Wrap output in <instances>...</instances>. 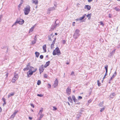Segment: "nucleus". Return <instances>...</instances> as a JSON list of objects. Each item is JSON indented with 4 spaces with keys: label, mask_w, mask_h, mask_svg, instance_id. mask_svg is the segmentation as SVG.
Segmentation results:
<instances>
[{
    "label": "nucleus",
    "mask_w": 120,
    "mask_h": 120,
    "mask_svg": "<svg viewBox=\"0 0 120 120\" xmlns=\"http://www.w3.org/2000/svg\"><path fill=\"white\" fill-rule=\"evenodd\" d=\"M25 15H28L30 11V7L29 5H27L23 10Z\"/></svg>",
    "instance_id": "obj_1"
},
{
    "label": "nucleus",
    "mask_w": 120,
    "mask_h": 120,
    "mask_svg": "<svg viewBox=\"0 0 120 120\" xmlns=\"http://www.w3.org/2000/svg\"><path fill=\"white\" fill-rule=\"evenodd\" d=\"M61 54L59 48L58 47H56L55 49L53 51V55L54 56L56 55V54L58 55H59Z\"/></svg>",
    "instance_id": "obj_2"
},
{
    "label": "nucleus",
    "mask_w": 120,
    "mask_h": 120,
    "mask_svg": "<svg viewBox=\"0 0 120 120\" xmlns=\"http://www.w3.org/2000/svg\"><path fill=\"white\" fill-rule=\"evenodd\" d=\"M58 21V20H56L55 21V22L52 25L50 29L51 30H53L59 26V25L58 23H56V22Z\"/></svg>",
    "instance_id": "obj_3"
},
{
    "label": "nucleus",
    "mask_w": 120,
    "mask_h": 120,
    "mask_svg": "<svg viewBox=\"0 0 120 120\" xmlns=\"http://www.w3.org/2000/svg\"><path fill=\"white\" fill-rule=\"evenodd\" d=\"M54 6L55 7H52L51 8H48V14H49L50 13V11H52L55 9V8H56L57 6V4L56 3H54Z\"/></svg>",
    "instance_id": "obj_4"
},
{
    "label": "nucleus",
    "mask_w": 120,
    "mask_h": 120,
    "mask_svg": "<svg viewBox=\"0 0 120 120\" xmlns=\"http://www.w3.org/2000/svg\"><path fill=\"white\" fill-rule=\"evenodd\" d=\"M80 31L79 30L76 29L75 31L74 35L73 36V38L76 39L78 38V37L79 36L80 34L79 33Z\"/></svg>",
    "instance_id": "obj_5"
},
{
    "label": "nucleus",
    "mask_w": 120,
    "mask_h": 120,
    "mask_svg": "<svg viewBox=\"0 0 120 120\" xmlns=\"http://www.w3.org/2000/svg\"><path fill=\"white\" fill-rule=\"evenodd\" d=\"M16 21L18 22V23L20 25H22L24 22V21L23 20L21 19L20 18H17Z\"/></svg>",
    "instance_id": "obj_6"
},
{
    "label": "nucleus",
    "mask_w": 120,
    "mask_h": 120,
    "mask_svg": "<svg viewBox=\"0 0 120 120\" xmlns=\"http://www.w3.org/2000/svg\"><path fill=\"white\" fill-rule=\"evenodd\" d=\"M37 68L35 69V70L32 71H31V72H29V73L28 72L27 73V77H29L33 74V73L35 72L37 70Z\"/></svg>",
    "instance_id": "obj_7"
},
{
    "label": "nucleus",
    "mask_w": 120,
    "mask_h": 120,
    "mask_svg": "<svg viewBox=\"0 0 120 120\" xmlns=\"http://www.w3.org/2000/svg\"><path fill=\"white\" fill-rule=\"evenodd\" d=\"M44 69V65H42L40 67L39 69L40 74H41V73L43 71Z\"/></svg>",
    "instance_id": "obj_8"
},
{
    "label": "nucleus",
    "mask_w": 120,
    "mask_h": 120,
    "mask_svg": "<svg viewBox=\"0 0 120 120\" xmlns=\"http://www.w3.org/2000/svg\"><path fill=\"white\" fill-rule=\"evenodd\" d=\"M58 81L57 79H56L54 82V83L53 85V86L54 88L56 87L58 85Z\"/></svg>",
    "instance_id": "obj_9"
},
{
    "label": "nucleus",
    "mask_w": 120,
    "mask_h": 120,
    "mask_svg": "<svg viewBox=\"0 0 120 120\" xmlns=\"http://www.w3.org/2000/svg\"><path fill=\"white\" fill-rule=\"evenodd\" d=\"M66 91L67 95H69L70 94L71 92V90L68 87V88L66 89Z\"/></svg>",
    "instance_id": "obj_10"
},
{
    "label": "nucleus",
    "mask_w": 120,
    "mask_h": 120,
    "mask_svg": "<svg viewBox=\"0 0 120 120\" xmlns=\"http://www.w3.org/2000/svg\"><path fill=\"white\" fill-rule=\"evenodd\" d=\"M84 8L85 9L89 10L90 9L91 7L90 6L88 5H86L84 7Z\"/></svg>",
    "instance_id": "obj_11"
},
{
    "label": "nucleus",
    "mask_w": 120,
    "mask_h": 120,
    "mask_svg": "<svg viewBox=\"0 0 120 120\" xmlns=\"http://www.w3.org/2000/svg\"><path fill=\"white\" fill-rule=\"evenodd\" d=\"M105 69L106 70V72L105 74V75H107L108 73V66L107 65L106 66H105Z\"/></svg>",
    "instance_id": "obj_12"
},
{
    "label": "nucleus",
    "mask_w": 120,
    "mask_h": 120,
    "mask_svg": "<svg viewBox=\"0 0 120 120\" xmlns=\"http://www.w3.org/2000/svg\"><path fill=\"white\" fill-rule=\"evenodd\" d=\"M72 98L73 99V100L74 102H78L77 100L75 98V96H74V95H72Z\"/></svg>",
    "instance_id": "obj_13"
},
{
    "label": "nucleus",
    "mask_w": 120,
    "mask_h": 120,
    "mask_svg": "<svg viewBox=\"0 0 120 120\" xmlns=\"http://www.w3.org/2000/svg\"><path fill=\"white\" fill-rule=\"evenodd\" d=\"M43 49L44 51V52H46V45H44L43 46Z\"/></svg>",
    "instance_id": "obj_14"
},
{
    "label": "nucleus",
    "mask_w": 120,
    "mask_h": 120,
    "mask_svg": "<svg viewBox=\"0 0 120 120\" xmlns=\"http://www.w3.org/2000/svg\"><path fill=\"white\" fill-rule=\"evenodd\" d=\"M50 63V62L49 61H48V62L46 63V64L44 65L45 68H46L48 66L49 64Z\"/></svg>",
    "instance_id": "obj_15"
},
{
    "label": "nucleus",
    "mask_w": 120,
    "mask_h": 120,
    "mask_svg": "<svg viewBox=\"0 0 120 120\" xmlns=\"http://www.w3.org/2000/svg\"><path fill=\"white\" fill-rule=\"evenodd\" d=\"M33 3H34L36 4H38V1L37 0H32Z\"/></svg>",
    "instance_id": "obj_16"
},
{
    "label": "nucleus",
    "mask_w": 120,
    "mask_h": 120,
    "mask_svg": "<svg viewBox=\"0 0 120 120\" xmlns=\"http://www.w3.org/2000/svg\"><path fill=\"white\" fill-rule=\"evenodd\" d=\"M35 54L37 58L40 55V53L37 52H35Z\"/></svg>",
    "instance_id": "obj_17"
},
{
    "label": "nucleus",
    "mask_w": 120,
    "mask_h": 120,
    "mask_svg": "<svg viewBox=\"0 0 120 120\" xmlns=\"http://www.w3.org/2000/svg\"><path fill=\"white\" fill-rule=\"evenodd\" d=\"M15 94V93H10L9 95H8V98H9L11 96H13Z\"/></svg>",
    "instance_id": "obj_18"
},
{
    "label": "nucleus",
    "mask_w": 120,
    "mask_h": 120,
    "mask_svg": "<svg viewBox=\"0 0 120 120\" xmlns=\"http://www.w3.org/2000/svg\"><path fill=\"white\" fill-rule=\"evenodd\" d=\"M116 71L112 75V76L111 78H112L113 79L114 78L116 75Z\"/></svg>",
    "instance_id": "obj_19"
},
{
    "label": "nucleus",
    "mask_w": 120,
    "mask_h": 120,
    "mask_svg": "<svg viewBox=\"0 0 120 120\" xmlns=\"http://www.w3.org/2000/svg\"><path fill=\"white\" fill-rule=\"evenodd\" d=\"M68 100L70 102L72 103V100L71 97L69 96L68 98Z\"/></svg>",
    "instance_id": "obj_20"
},
{
    "label": "nucleus",
    "mask_w": 120,
    "mask_h": 120,
    "mask_svg": "<svg viewBox=\"0 0 120 120\" xmlns=\"http://www.w3.org/2000/svg\"><path fill=\"white\" fill-rule=\"evenodd\" d=\"M115 49H114L113 50L112 52L110 53V55L111 56H112V55L114 54L115 52Z\"/></svg>",
    "instance_id": "obj_21"
},
{
    "label": "nucleus",
    "mask_w": 120,
    "mask_h": 120,
    "mask_svg": "<svg viewBox=\"0 0 120 120\" xmlns=\"http://www.w3.org/2000/svg\"><path fill=\"white\" fill-rule=\"evenodd\" d=\"M14 77L18 79V74H17L15 73L14 75Z\"/></svg>",
    "instance_id": "obj_22"
},
{
    "label": "nucleus",
    "mask_w": 120,
    "mask_h": 120,
    "mask_svg": "<svg viewBox=\"0 0 120 120\" xmlns=\"http://www.w3.org/2000/svg\"><path fill=\"white\" fill-rule=\"evenodd\" d=\"M117 11H120V9L117 7H116L114 8Z\"/></svg>",
    "instance_id": "obj_23"
},
{
    "label": "nucleus",
    "mask_w": 120,
    "mask_h": 120,
    "mask_svg": "<svg viewBox=\"0 0 120 120\" xmlns=\"http://www.w3.org/2000/svg\"><path fill=\"white\" fill-rule=\"evenodd\" d=\"M103 101H102L99 104V106L100 107H102L103 105Z\"/></svg>",
    "instance_id": "obj_24"
},
{
    "label": "nucleus",
    "mask_w": 120,
    "mask_h": 120,
    "mask_svg": "<svg viewBox=\"0 0 120 120\" xmlns=\"http://www.w3.org/2000/svg\"><path fill=\"white\" fill-rule=\"evenodd\" d=\"M30 69V68L29 67H26V68H24L23 69V70L24 71H26Z\"/></svg>",
    "instance_id": "obj_25"
},
{
    "label": "nucleus",
    "mask_w": 120,
    "mask_h": 120,
    "mask_svg": "<svg viewBox=\"0 0 120 120\" xmlns=\"http://www.w3.org/2000/svg\"><path fill=\"white\" fill-rule=\"evenodd\" d=\"M30 69L29 70L28 72H30V71H32V70H33L34 69V68L33 67H30Z\"/></svg>",
    "instance_id": "obj_26"
},
{
    "label": "nucleus",
    "mask_w": 120,
    "mask_h": 120,
    "mask_svg": "<svg viewBox=\"0 0 120 120\" xmlns=\"http://www.w3.org/2000/svg\"><path fill=\"white\" fill-rule=\"evenodd\" d=\"M40 115V116L39 117V118L40 119H41L44 116V115L42 114H39Z\"/></svg>",
    "instance_id": "obj_27"
},
{
    "label": "nucleus",
    "mask_w": 120,
    "mask_h": 120,
    "mask_svg": "<svg viewBox=\"0 0 120 120\" xmlns=\"http://www.w3.org/2000/svg\"><path fill=\"white\" fill-rule=\"evenodd\" d=\"M36 42V40H34V41H32V43L31 44H35Z\"/></svg>",
    "instance_id": "obj_28"
},
{
    "label": "nucleus",
    "mask_w": 120,
    "mask_h": 120,
    "mask_svg": "<svg viewBox=\"0 0 120 120\" xmlns=\"http://www.w3.org/2000/svg\"><path fill=\"white\" fill-rule=\"evenodd\" d=\"M97 83L98 85L99 86H101V83L100 82L99 80H98Z\"/></svg>",
    "instance_id": "obj_29"
},
{
    "label": "nucleus",
    "mask_w": 120,
    "mask_h": 120,
    "mask_svg": "<svg viewBox=\"0 0 120 120\" xmlns=\"http://www.w3.org/2000/svg\"><path fill=\"white\" fill-rule=\"evenodd\" d=\"M41 81L40 80H38L37 82V84L39 85L41 83Z\"/></svg>",
    "instance_id": "obj_30"
},
{
    "label": "nucleus",
    "mask_w": 120,
    "mask_h": 120,
    "mask_svg": "<svg viewBox=\"0 0 120 120\" xmlns=\"http://www.w3.org/2000/svg\"><path fill=\"white\" fill-rule=\"evenodd\" d=\"M4 47L5 48V49H6L7 50H6V53H7L8 52V47Z\"/></svg>",
    "instance_id": "obj_31"
},
{
    "label": "nucleus",
    "mask_w": 120,
    "mask_h": 120,
    "mask_svg": "<svg viewBox=\"0 0 120 120\" xmlns=\"http://www.w3.org/2000/svg\"><path fill=\"white\" fill-rule=\"evenodd\" d=\"M53 108V111H56L57 110V108L56 107H54V106H53L52 107Z\"/></svg>",
    "instance_id": "obj_32"
},
{
    "label": "nucleus",
    "mask_w": 120,
    "mask_h": 120,
    "mask_svg": "<svg viewBox=\"0 0 120 120\" xmlns=\"http://www.w3.org/2000/svg\"><path fill=\"white\" fill-rule=\"evenodd\" d=\"M50 36L49 35L48 37V39L50 41H52V39L51 38Z\"/></svg>",
    "instance_id": "obj_33"
},
{
    "label": "nucleus",
    "mask_w": 120,
    "mask_h": 120,
    "mask_svg": "<svg viewBox=\"0 0 120 120\" xmlns=\"http://www.w3.org/2000/svg\"><path fill=\"white\" fill-rule=\"evenodd\" d=\"M91 14H88V15H86V17H90V16H91Z\"/></svg>",
    "instance_id": "obj_34"
},
{
    "label": "nucleus",
    "mask_w": 120,
    "mask_h": 120,
    "mask_svg": "<svg viewBox=\"0 0 120 120\" xmlns=\"http://www.w3.org/2000/svg\"><path fill=\"white\" fill-rule=\"evenodd\" d=\"M37 96L40 97H42L43 96V95L42 94H38Z\"/></svg>",
    "instance_id": "obj_35"
},
{
    "label": "nucleus",
    "mask_w": 120,
    "mask_h": 120,
    "mask_svg": "<svg viewBox=\"0 0 120 120\" xmlns=\"http://www.w3.org/2000/svg\"><path fill=\"white\" fill-rule=\"evenodd\" d=\"M18 112V111H16L15 112H14L13 114L15 116L17 112Z\"/></svg>",
    "instance_id": "obj_36"
},
{
    "label": "nucleus",
    "mask_w": 120,
    "mask_h": 120,
    "mask_svg": "<svg viewBox=\"0 0 120 120\" xmlns=\"http://www.w3.org/2000/svg\"><path fill=\"white\" fill-rule=\"evenodd\" d=\"M43 111V110L42 109L40 110L39 111V112L38 113V114H41Z\"/></svg>",
    "instance_id": "obj_37"
},
{
    "label": "nucleus",
    "mask_w": 120,
    "mask_h": 120,
    "mask_svg": "<svg viewBox=\"0 0 120 120\" xmlns=\"http://www.w3.org/2000/svg\"><path fill=\"white\" fill-rule=\"evenodd\" d=\"M80 116V115H78L77 116H76V118L77 119H79Z\"/></svg>",
    "instance_id": "obj_38"
},
{
    "label": "nucleus",
    "mask_w": 120,
    "mask_h": 120,
    "mask_svg": "<svg viewBox=\"0 0 120 120\" xmlns=\"http://www.w3.org/2000/svg\"><path fill=\"white\" fill-rule=\"evenodd\" d=\"M112 78H111L109 82V83H111V81L112 80Z\"/></svg>",
    "instance_id": "obj_39"
},
{
    "label": "nucleus",
    "mask_w": 120,
    "mask_h": 120,
    "mask_svg": "<svg viewBox=\"0 0 120 120\" xmlns=\"http://www.w3.org/2000/svg\"><path fill=\"white\" fill-rule=\"evenodd\" d=\"M40 58L41 59H42L43 58V55H41L40 56Z\"/></svg>",
    "instance_id": "obj_40"
},
{
    "label": "nucleus",
    "mask_w": 120,
    "mask_h": 120,
    "mask_svg": "<svg viewBox=\"0 0 120 120\" xmlns=\"http://www.w3.org/2000/svg\"><path fill=\"white\" fill-rule=\"evenodd\" d=\"M82 97L81 96H79L78 98V99L79 100L81 99H82Z\"/></svg>",
    "instance_id": "obj_41"
},
{
    "label": "nucleus",
    "mask_w": 120,
    "mask_h": 120,
    "mask_svg": "<svg viewBox=\"0 0 120 120\" xmlns=\"http://www.w3.org/2000/svg\"><path fill=\"white\" fill-rule=\"evenodd\" d=\"M15 116L13 114H12L11 116V117L12 118H14L15 117Z\"/></svg>",
    "instance_id": "obj_42"
},
{
    "label": "nucleus",
    "mask_w": 120,
    "mask_h": 120,
    "mask_svg": "<svg viewBox=\"0 0 120 120\" xmlns=\"http://www.w3.org/2000/svg\"><path fill=\"white\" fill-rule=\"evenodd\" d=\"M104 109V108H102L100 110V111L101 112H102V111H103Z\"/></svg>",
    "instance_id": "obj_43"
},
{
    "label": "nucleus",
    "mask_w": 120,
    "mask_h": 120,
    "mask_svg": "<svg viewBox=\"0 0 120 120\" xmlns=\"http://www.w3.org/2000/svg\"><path fill=\"white\" fill-rule=\"evenodd\" d=\"M17 23H18V22H15V23H14V24H13V25L12 26H13L14 25H16V24Z\"/></svg>",
    "instance_id": "obj_44"
},
{
    "label": "nucleus",
    "mask_w": 120,
    "mask_h": 120,
    "mask_svg": "<svg viewBox=\"0 0 120 120\" xmlns=\"http://www.w3.org/2000/svg\"><path fill=\"white\" fill-rule=\"evenodd\" d=\"M54 45H52L51 44V49H52L54 47Z\"/></svg>",
    "instance_id": "obj_45"
},
{
    "label": "nucleus",
    "mask_w": 120,
    "mask_h": 120,
    "mask_svg": "<svg viewBox=\"0 0 120 120\" xmlns=\"http://www.w3.org/2000/svg\"><path fill=\"white\" fill-rule=\"evenodd\" d=\"M15 80L12 79V82L13 83H14L15 82Z\"/></svg>",
    "instance_id": "obj_46"
},
{
    "label": "nucleus",
    "mask_w": 120,
    "mask_h": 120,
    "mask_svg": "<svg viewBox=\"0 0 120 120\" xmlns=\"http://www.w3.org/2000/svg\"><path fill=\"white\" fill-rule=\"evenodd\" d=\"M44 77L45 78H47V75L45 74H44Z\"/></svg>",
    "instance_id": "obj_47"
},
{
    "label": "nucleus",
    "mask_w": 120,
    "mask_h": 120,
    "mask_svg": "<svg viewBox=\"0 0 120 120\" xmlns=\"http://www.w3.org/2000/svg\"><path fill=\"white\" fill-rule=\"evenodd\" d=\"M2 15H0V22L1 21L2 19L1 18L2 17Z\"/></svg>",
    "instance_id": "obj_48"
},
{
    "label": "nucleus",
    "mask_w": 120,
    "mask_h": 120,
    "mask_svg": "<svg viewBox=\"0 0 120 120\" xmlns=\"http://www.w3.org/2000/svg\"><path fill=\"white\" fill-rule=\"evenodd\" d=\"M100 24L101 25H102L103 26L104 25V24L103 23V22H102L101 21L100 22Z\"/></svg>",
    "instance_id": "obj_49"
},
{
    "label": "nucleus",
    "mask_w": 120,
    "mask_h": 120,
    "mask_svg": "<svg viewBox=\"0 0 120 120\" xmlns=\"http://www.w3.org/2000/svg\"><path fill=\"white\" fill-rule=\"evenodd\" d=\"M83 19H84V18L82 17H81L79 18V20H81Z\"/></svg>",
    "instance_id": "obj_50"
},
{
    "label": "nucleus",
    "mask_w": 120,
    "mask_h": 120,
    "mask_svg": "<svg viewBox=\"0 0 120 120\" xmlns=\"http://www.w3.org/2000/svg\"><path fill=\"white\" fill-rule=\"evenodd\" d=\"M30 105L31 106V107H32L33 108H34V105H33V104H30Z\"/></svg>",
    "instance_id": "obj_51"
},
{
    "label": "nucleus",
    "mask_w": 120,
    "mask_h": 120,
    "mask_svg": "<svg viewBox=\"0 0 120 120\" xmlns=\"http://www.w3.org/2000/svg\"><path fill=\"white\" fill-rule=\"evenodd\" d=\"M36 35H35V37H34V40H36V41H37V38H36Z\"/></svg>",
    "instance_id": "obj_52"
},
{
    "label": "nucleus",
    "mask_w": 120,
    "mask_h": 120,
    "mask_svg": "<svg viewBox=\"0 0 120 120\" xmlns=\"http://www.w3.org/2000/svg\"><path fill=\"white\" fill-rule=\"evenodd\" d=\"M2 100L4 102H6V99H5V98H2Z\"/></svg>",
    "instance_id": "obj_53"
},
{
    "label": "nucleus",
    "mask_w": 120,
    "mask_h": 120,
    "mask_svg": "<svg viewBox=\"0 0 120 120\" xmlns=\"http://www.w3.org/2000/svg\"><path fill=\"white\" fill-rule=\"evenodd\" d=\"M56 38H55L54 39V40L52 42H53V43H55L56 41Z\"/></svg>",
    "instance_id": "obj_54"
},
{
    "label": "nucleus",
    "mask_w": 120,
    "mask_h": 120,
    "mask_svg": "<svg viewBox=\"0 0 120 120\" xmlns=\"http://www.w3.org/2000/svg\"><path fill=\"white\" fill-rule=\"evenodd\" d=\"M30 64L28 63V64L27 65L26 67H29L30 66Z\"/></svg>",
    "instance_id": "obj_55"
},
{
    "label": "nucleus",
    "mask_w": 120,
    "mask_h": 120,
    "mask_svg": "<svg viewBox=\"0 0 120 120\" xmlns=\"http://www.w3.org/2000/svg\"><path fill=\"white\" fill-rule=\"evenodd\" d=\"M86 16V14H85L84 15H83V16L82 17H83V18L84 19L85 18V17Z\"/></svg>",
    "instance_id": "obj_56"
},
{
    "label": "nucleus",
    "mask_w": 120,
    "mask_h": 120,
    "mask_svg": "<svg viewBox=\"0 0 120 120\" xmlns=\"http://www.w3.org/2000/svg\"><path fill=\"white\" fill-rule=\"evenodd\" d=\"M74 72L73 71H72L71 73V75H74Z\"/></svg>",
    "instance_id": "obj_57"
},
{
    "label": "nucleus",
    "mask_w": 120,
    "mask_h": 120,
    "mask_svg": "<svg viewBox=\"0 0 120 120\" xmlns=\"http://www.w3.org/2000/svg\"><path fill=\"white\" fill-rule=\"evenodd\" d=\"M33 31V30L30 28V30L29 32H32Z\"/></svg>",
    "instance_id": "obj_58"
},
{
    "label": "nucleus",
    "mask_w": 120,
    "mask_h": 120,
    "mask_svg": "<svg viewBox=\"0 0 120 120\" xmlns=\"http://www.w3.org/2000/svg\"><path fill=\"white\" fill-rule=\"evenodd\" d=\"M34 27H35V26H32L31 28L32 30H33L34 29Z\"/></svg>",
    "instance_id": "obj_59"
},
{
    "label": "nucleus",
    "mask_w": 120,
    "mask_h": 120,
    "mask_svg": "<svg viewBox=\"0 0 120 120\" xmlns=\"http://www.w3.org/2000/svg\"><path fill=\"white\" fill-rule=\"evenodd\" d=\"M75 24V22H73V26H74Z\"/></svg>",
    "instance_id": "obj_60"
},
{
    "label": "nucleus",
    "mask_w": 120,
    "mask_h": 120,
    "mask_svg": "<svg viewBox=\"0 0 120 120\" xmlns=\"http://www.w3.org/2000/svg\"><path fill=\"white\" fill-rule=\"evenodd\" d=\"M63 44H64L65 43V41L64 40H63Z\"/></svg>",
    "instance_id": "obj_61"
},
{
    "label": "nucleus",
    "mask_w": 120,
    "mask_h": 120,
    "mask_svg": "<svg viewBox=\"0 0 120 120\" xmlns=\"http://www.w3.org/2000/svg\"><path fill=\"white\" fill-rule=\"evenodd\" d=\"M93 0H88V2H91Z\"/></svg>",
    "instance_id": "obj_62"
},
{
    "label": "nucleus",
    "mask_w": 120,
    "mask_h": 120,
    "mask_svg": "<svg viewBox=\"0 0 120 120\" xmlns=\"http://www.w3.org/2000/svg\"><path fill=\"white\" fill-rule=\"evenodd\" d=\"M112 95L113 96H115V94L114 93H113L112 94Z\"/></svg>",
    "instance_id": "obj_63"
},
{
    "label": "nucleus",
    "mask_w": 120,
    "mask_h": 120,
    "mask_svg": "<svg viewBox=\"0 0 120 120\" xmlns=\"http://www.w3.org/2000/svg\"><path fill=\"white\" fill-rule=\"evenodd\" d=\"M29 119L30 120H31L32 119V118L31 117H29Z\"/></svg>",
    "instance_id": "obj_64"
}]
</instances>
